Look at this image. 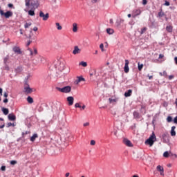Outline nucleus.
<instances>
[{"label": "nucleus", "instance_id": "1", "mask_svg": "<svg viewBox=\"0 0 177 177\" xmlns=\"http://www.w3.org/2000/svg\"><path fill=\"white\" fill-rule=\"evenodd\" d=\"M157 137H156V134L154 132L149 136V138L145 141V145H149L150 147L154 145V142H156Z\"/></svg>", "mask_w": 177, "mask_h": 177}, {"label": "nucleus", "instance_id": "2", "mask_svg": "<svg viewBox=\"0 0 177 177\" xmlns=\"http://www.w3.org/2000/svg\"><path fill=\"white\" fill-rule=\"evenodd\" d=\"M56 89L62 93H70L71 92V86H66L63 88L56 87Z\"/></svg>", "mask_w": 177, "mask_h": 177}, {"label": "nucleus", "instance_id": "3", "mask_svg": "<svg viewBox=\"0 0 177 177\" xmlns=\"http://www.w3.org/2000/svg\"><path fill=\"white\" fill-rule=\"evenodd\" d=\"M0 15L1 16H4L6 19H9V17H12L13 16V12L11 11L3 12V10H0Z\"/></svg>", "mask_w": 177, "mask_h": 177}, {"label": "nucleus", "instance_id": "4", "mask_svg": "<svg viewBox=\"0 0 177 177\" xmlns=\"http://www.w3.org/2000/svg\"><path fill=\"white\" fill-rule=\"evenodd\" d=\"M24 89L25 93H27V94L32 93V88H31L30 87V84H28V83H27V82H26V83L24 84Z\"/></svg>", "mask_w": 177, "mask_h": 177}, {"label": "nucleus", "instance_id": "5", "mask_svg": "<svg viewBox=\"0 0 177 177\" xmlns=\"http://www.w3.org/2000/svg\"><path fill=\"white\" fill-rule=\"evenodd\" d=\"M39 17H41V19L44 21H46V20H48V19H49V14L48 13L44 14V12L40 11L39 12Z\"/></svg>", "mask_w": 177, "mask_h": 177}, {"label": "nucleus", "instance_id": "6", "mask_svg": "<svg viewBox=\"0 0 177 177\" xmlns=\"http://www.w3.org/2000/svg\"><path fill=\"white\" fill-rule=\"evenodd\" d=\"M123 143H124V145L127 146V147H133V144H132L131 140H128L127 138H124L123 140Z\"/></svg>", "mask_w": 177, "mask_h": 177}, {"label": "nucleus", "instance_id": "7", "mask_svg": "<svg viewBox=\"0 0 177 177\" xmlns=\"http://www.w3.org/2000/svg\"><path fill=\"white\" fill-rule=\"evenodd\" d=\"M124 71L126 73H129V61L128 59L125 60V64L124 67Z\"/></svg>", "mask_w": 177, "mask_h": 177}, {"label": "nucleus", "instance_id": "8", "mask_svg": "<svg viewBox=\"0 0 177 177\" xmlns=\"http://www.w3.org/2000/svg\"><path fill=\"white\" fill-rule=\"evenodd\" d=\"M27 53H28L30 56H34V55H37V53H38V51L37 50L36 48H34V52L31 48H28Z\"/></svg>", "mask_w": 177, "mask_h": 177}, {"label": "nucleus", "instance_id": "9", "mask_svg": "<svg viewBox=\"0 0 177 177\" xmlns=\"http://www.w3.org/2000/svg\"><path fill=\"white\" fill-rule=\"evenodd\" d=\"M142 13V10L140 9H136L133 10L132 17H136V16H139Z\"/></svg>", "mask_w": 177, "mask_h": 177}, {"label": "nucleus", "instance_id": "10", "mask_svg": "<svg viewBox=\"0 0 177 177\" xmlns=\"http://www.w3.org/2000/svg\"><path fill=\"white\" fill-rule=\"evenodd\" d=\"M156 169L160 172L161 176H164V167L161 165H158Z\"/></svg>", "mask_w": 177, "mask_h": 177}, {"label": "nucleus", "instance_id": "11", "mask_svg": "<svg viewBox=\"0 0 177 177\" xmlns=\"http://www.w3.org/2000/svg\"><path fill=\"white\" fill-rule=\"evenodd\" d=\"M79 53H81V49H80L78 46H75L73 50V55H79Z\"/></svg>", "mask_w": 177, "mask_h": 177}, {"label": "nucleus", "instance_id": "12", "mask_svg": "<svg viewBox=\"0 0 177 177\" xmlns=\"http://www.w3.org/2000/svg\"><path fill=\"white\" fill-rule=\"evenodd\" d=\"M12 50L15 52V53H17V55H21V50L19 46H14L12 48Z\"/></svg>", "mask_w": 177, "mask_h": 177}, {"label": "nucleus", "instance_id": "13", "mask_svg": "<svg viewBox=\"0 0 177 177\" xmlns=\"http://www.w3.org/2000/svg\"><path fill=\"white\" fill-rule=\"evenodd\" d=\"M67 102H68V105L69 106H73V104H74V97L69 96L67 98Z\"/></svg>", "mask_w": 177, "mask_h": 177}, {"label": "nucleus", "instance_id": "14", "mask_svg": "<svg viewBox=\"0 0 177 177\" xmlns=\"http://www.w3.org/2000/svg\"><path fill=\"white\" fill-rule=\"evenodd\" d=\"M175 129H176V127L175 126L171 127V129L170 131L171 136H176V132L175 131Z\"/></svg>", "mask_w": 177, "mask_h": 177}, {"label": "nucleus", "instance_id": "15", "mask_svg": "<svg viewBox=\"0 0 177 177\" xmlns=\"http://www.w3.org/2000/svg\"><path fill=\"white\" fill-rule=\"evenodd\" d=\"M81 81H85V79L81 76L77 77V79L75 80V83L76 85H78Z\"/></svg>", "mask_w": 177, "mask_h": 177}, {"label": "nucleus", "instance_id": "16", "mask_svg": "<svg viewBox=\"0 0 177 177\" xmlns=\"http://www.w3.org/2000/svg\"><path fill=\"white\" fill-rule=\"evenodd\" d=\"M8 117L10 121H15L16 120V115L13 113H10Z\"/></svg>", "mask_w": 177, "mask_h": 177}, {"label": "nucleus", "instance_id": "17", "mask_svg": "<svg viewBox=\"0 0 177 177\" xmlns=\"http://www.w3.org/2000/svg\"><path fill=\"white\" fill-rule=\"evenodd\" d=\"M77 31H78V24H77V23H73V32H77Z\"/></svg>", "mask_w": 177, "mask_h": 177}, {"label": "nucleus", "instance_id": "18", "mask_svg": "<svg viewBox=\"0 0 177 177\" xmlns=\"http://www.w3.org/2000/svg\"><path fill=\"white\" fill-rule=\"evenodd\" d=\"M132 95V90H128L127 92L124 93L125 97H129Z\"/></svg>", "mask_w": 177, "mask_h": 177}, {"label": "nucleus", "instance_id": "19", "mask_svg": "<svg viewBox=\"0 0 177 177\" xmlns=\"http://www.w3.org/2000/svg\"><path fill=\"white\" fill-rule=\"evenodd\" d=\"M66 68V66H64V63H60L59 64V67H58V69L59 71H63V70H64V68Z\"/></svg>", "mask_w": 177, "mask_h": 177}, {"label": "nucleus", "instance_id": "20", "mask_svg": "<svg viewBox=\"0 0 177 177\" xmlns=\"http://www.w3.org/2000/svg\"><path fill=\"white\" fill-rule=\"evenodd\" d=\"M172 30H173V28H172V26L171 25H169L166 27V30L167 31V32H172Z\"/></svg>", "mask_w": 177, "mask_h": 177}, {"label": "nucleus", "instance_id": "21", "mask_svg": "<svg viewBox=\"0 0 177 177\" xmlns=\"http://www.w3.org/2000/svg\"><path fill=\"white\" fill-rule=\"evenodd\" d=\"M1 110L5 115H8V114H9V109L6 108H2Z\"/></svg>", "mask_w": 177, "mask_h": 177}, {"label": "nucleus", "instance_id": "22", "mask_svg": "<svg viewBox=\"0 0 177 177\" xmlns=\"http://www.w3.org/2000/svg\"><path fill=\"white\" fill-rule=\"evenodd\" d=\"M27 102L32 104V103H34V100L32 99V97H31V96H28L27 97Z\"/></svg>", "mask_w": 177, "mask_h": 177}, {"label": "nucleus", "instance_id": "23", "mask_svg": "<svg viewBox=\"0 0 177 177\" xmlns=\"http://www.w3.org/2000/svg\"><path fill=\"white\" fill-rule=\"evenodd\" d=\"M107 34H109V35H111V34H114V30L111 28H107L106 29Z\"/></svg>", "mask_w": 177, "mask_h": 177}, {"label": "nucleus", "instance_id": "24", "mask_svg": "<svg viewBox=\"0 0 177 177\" xmlns=\"http://www.w3.org/2000/svg\"><path fill=\"white\" fill-rule=\"evenodd\" d=\"M138 68L139 71H142V69L143 68V64H140V62H138Z\"/></svg>", "mask_w": 177, "mask_h": 177}, {"label": "nucleus", "instance_id": "25", "mask_svg": "<svg viewBox=\"0 0 177 177\" xmlns=\"http://www.w3.org/2000/svg\"><path fill=\"white\" fill-rule=\"evenodd\" d=\"M109 103H115L118 100L117 98H109Z\"/></svg>", "mask_w": 177, "mask_h": 177}, {"label": "nucleus", "instance_id": "26", "mask_svg": "<svg viewBox=\"0 0 177 177\" xmlns=\"http://www.w3.org/2000/svg\"><path fill=\"white\" fill-rule=\"evenodd\" d=\"M37 138H38V135H37V134H34V135L30 138L31 142H34V141L35 140V139H37Z\"/></svg>", "mask_w": 177, "mask_h": 177}, {"label": "nucleus", "instance_id": "27", "mask_svg": "<svg viewBox=\"0 0 177 177\" xmlns=\"http://www.w3.org/2000/svg\"><path fill=\"white\" fill-rule=\"evenodd\" d=\"M79 66H82V67H86V66H88V64L85 62H80Z\"/></svg>", "mask_w": 177, "mask_h": 177}, {"label": "nucleus", "instance_id": "28", "mask_svg": "<svg viewBox=\"0 0 177 177\" xmlns=\"http://www.w3.org/2000/svg\"><path fill=\"white\" fill-rule=\"evenodd\" d=\"M32 24L31 22L26 23L25 25H24V27H25V28H28L29 27H31Z\"/></svg>", "mask_w": 177, "mask_h": 177}, {"label": "nucleus", "instance_id": "29", "mask_svg": "<svg viewBox=\"0 0 177 177\" xmlns=\"http://www.w3.org/2000/svg\"><path fill=\"white\" fill-rule=\"evenodd\" d=\"M28 15L29 16H35V12H34V10H29L28 11Z\"/></svg>", "mask_w": 177, "mask_h": 177}, {"label": "nucleus", "instance_id": "30", "mask_svg": "<svg viewBox=\"0 0 177 177\" xmlns=\"http://www.w3.org/2000/svg\"><path fill=\"white\" fill-rule=\"evenodd\" d=\"M16 71L17 73H21V71H23V68L21 66H19L17 68Z\"/></svg>", "mask_w": 177, "mask_h": 177}, {"label": "nucleus", "instance_id": "31", "mask_svg": "<svg viewBox=\"0 0 177 177\" xmlns=\"http://www.w3.org/2000/svg\"><path fill=\"white\" fill-rule=\"evenodd\" d=\"M55 26H57V30H62V26H60V24H59L58 22H57V23L55 24Z\"/></svg>", "mask_w": 177, "mask_h": 177}, {"label": "nucleus", "instance_id": "32", "mask_svg": "<svg viewBox=\"0 0 177 177\" xmlns=\"http://www.w3.org/2000/svg\"><path fill=\"white\" fill-rule=\"evenodd\" d=\"M30 1H31V0H25L26 6H27V7L30 6Z\"/></svg>", "mask_w": 177, "mask_h": 177}, {"label": "nucleus", "instance_id": "33", "mask_svg": "<svg viewBox=\"0 0 177 177\" xmlns=\"http://www.w3.org/2000/svg\"><path fill=\"white\" fill-rule=\"evenodd\" d=\"M169 156V153L168 151H165L163 153V157H165L166 158H168Z\"/></svg>", "mask_w": 177, "mask_h": 177}, {"label": "nucleus", "instance_id": "34", "mask_svg": "<svg viewBox=\"0 0 177 177\" xmlns=\"http://www.w3.org/2000/svg\"><path fill=\"white\" fill-rule=\"evenodd\" d=\"M100 48L102 52H104V45L103 44H101L100 45Z\"/></svg>", "mask_w": 177, "mask_h": 177}, {"label": "nucleus", "instance_id": "35", "mask_svg": "<svg viewBox=\"0 0 177 177\" xmlns=\"http://www.w3.org/2000/svg\"><path fill=\"white\" fill-rule=\"evenodd\" d=\"M133 116L135 117V118H139V113L134 112L133 113Z\"/></svg>", "mask_w": 177, "mask_h": 177}, {"label": "nucleus", "instance_id": "36", "mask_svg": "<svg viewBox=\"0 0 177 177\" xmlns=\"http://www.w3.org/2000/svg\"><path fill=\"white\" fill-rule=\"evenodd\" d=\"M10 163L11 165H16V164H17V161H16V160H11L10 162Z\"/></svg>", "mask_w": 177, "mask_h": 177}, {"label": "nucleus", "instance_id": "37", "mask_svg": "<svg viewBox=\"0 0 177 177\" xmlns=\"http://www.w3.org/2000/svg\"><path fill=\"white\" fill-rule=\"evenodd\" d=\"M167 122H172V117L168 116L167 118Z\"/></svg>", "mask_w": 177, "mask_h": 177}, {"label": "nucleus", "instance_id": "38", "mask_svg": "<svg viewBox=\"0 0 177 177\" xmlns=\"http://www.w3.org/2000/svg\"><path fill=\"white\" fill-rule=\"evenodd\" d=\"M30 78V75H28L26 77H25V84L26 82H27V84H28V79Z\"/></svg>", "mask_w": 177, "mask_h": 177}, {"label": "nucleus", "instance_id": "39", "mask_svg": "<svg viewBox=\"0 0 177 177\" xmlns=\"http://www.w3.org/2000/svg\"><path fill=\"white\" fill-rule=\"evenodd\" d=\"M75 107L76 109H81V105H80V103H76V104H75Z\"/></svg>", "mask_w": 177, "mask_h": 177}, {"label": "nucleus", "instance_id": "40", "mask_svg": "<svg viewBox=\"0 0 177 177\" xmlns=\"http://www.w3.org/2000/svg\"><path fill=\"white\" fill-rule=\"evenodd\" d=\"M90 145H91V146H95V145H96V141L92 140L90 142Z\"/></svg>", "mask_w": 177, "mask_h": 177}, {"label": "nucleus", "instance_id": "41", "mask_svg": "<svg viewBox=\"0 0 177 177\" xmlns=\"http://www.w3.org/2000/svg\"><path fill=\"white\" fill-rule=\"evenodd\" d=\"M158 16L159 17H162V16H164V12L162 11H160V12H158Z\"/></svg>", "mask_w": 177, "mask_h": 177}, {"label": "nucleus", "instance_id": "42", "mask_svg": "<svg viewBox=\"0 0 177 177\" xmlns=\"http://www.w3.org/2000/svg\"><path fill=\"white\" fill-rule=\"evenodd\" d=\"M7 127H15V124L12 123V122H8L7 124Z\"/></svg>", "mask_w": 177, "mask_h": 177}, {"label": "nucleus", "instance_id": "43", "mask_svg": "<svg viewBox=\"0 0 177 177\" xmlns=\"http://www.w3.org/2000/svg\"><path fill=\"white\" fill-rule=\"evenodd\" d=\"M145 32H146V28H144L141 29L140 34H144Z\"/></svg>", "mask_w": 177, "mask_h": 177}, {"label": "nucleus", "instance_id": "44", "mask_svg": "<svg viewBox=\"0 0 177 177\" xmlns=\"http://www.w3.org/2000/svg\"><path fill=\"white\" fill-rule=\"evenodd\" d=\"M83 126H84V127H89V122H87L84 123Z\"/></svg>", "mask_w": 177, "mask_h": 177}, {"label": "nucleus", "instance_id": "45", "mask_svg": "<svg viewBox=\"0 0 177 177\" xmlns=\"http://www.w3.org/2000/svg\"><path fill=\"white\" fill-rule=\"evenodd\" d=\"M6 166H2V167H1V171H6Z\"/></svg>", "mask_w": 177, "mask_h": 177}, {"label": "nucleus", "instance_id": "46", "mask_svg": "<svg viewBox=\"0 0 177 177\" xmlns=\"http://www.w3.org/2000/svg\"><path fill=\"white\" fill-rule=\"evenodd\" d=\"M142 5H147V0H142Z\"/></svg>", "mask_w": 177, "mask_h": 177}, {"label": "nucleus", "instance_id": "47", "mask_svg": "<svg viewBox=\"0 0 177 177\" xmlns=\"http://www.w3.org/2000/svg\"><path fill=\"white\" fill-rule=\"evenodd\" d=\"M174 124H177V116L174 118Z\"/></svg>", "mask_w": 177, "mask_h": 177}, {"label": "nucleus", "instance_id": "48", "mask_svg": "<svg viewBox=\"0 0 177 177\" xmlns=\"http://www.w3.org/2000/svg\"><path fill=\"white\" fill-rule=\"evenodd\" d=\"M165 6H169V1H165Z\"/></svg>", "mask_w": 177, "mask_h": 177}, {"label": "nucleus", "instance_id": "49", "mask_svg": "<svg viewBox=\"0 0 177 177\" xmlns=\"http://www.w3.org/2000/svg\"><path fill=\"white\" fill-rule=\"evenodd\" d=\"M8 102H9L8 98H6V99L3 100V103H8Z\"/></svg>", "mask_w": 177, "mask_h": 177}, {"label": "nucleus", "instance_id": "50", "mask_svg": "<svg viewBox=\"0 0 177 177\" xmlns=\"http://www.w3.org/2000/svg\"><path fill=\"white\" fill-rule=\"evenodd\" d=\"M33 31H38V28L37 26H35L33 28Z\"/></svg>", "mask_w": 177, "mask_h": 177}, {"label": "nucleus", "instance_id": "51", "mask_svg": "<svg viewBox=\"0 0 177 177\" xmlns=\"http://www.w3.org/2000/svg\"><path fill=\"white\" fill-rule=\"evenodd\" d=\"M162 57H164V55L160 54L159 55V59H162Z\"/></svg>", "mask_w": 177, "mask_h": 177}, {"label": "nucleus", "instance_id": "52", "mask_svg": "<svg viewBox=\"0 0 177 177\" xmlns=\"http://www.w3.org/2000/svg\"><path fill=\"white\" fill-rule=\"evenodd\" d=\"M174 77V75H169V80H173Z\"/></svg>", "mask_w": 177, "mask_h": 177}, {"label": "nucleus", "instance_id": "53", "mask_svg": "<svg viewBox=\"0 0 177 177\" xmlns=\"http://www.w3.org/2000/svg\"><path fill=\"white\" fill-rule=\"evenodd\" d=\"M162 74H163L164 77H167V72L166 71H163Z\"/></svg>", "mask_w": 177, "mask_h": 177}, {"label": "nucleus", "instance_id": "54", "mask_svg": "<svg viewBox=\"0 0 177 177\" xmlns=\"http://www.w3.org/2000/svg\"><path fill=\"white\" fill-rule=\"evenodd\" d=\"M8 8H13V4L9 3L8 4Z\"/></svg>", "mask_w": 177, "mask_h": 177}, {"label": "nucleus", "instance_id": "55", "mask_svg": "<svg viewBox=\"0 0 177 177\" xmlns=\"http://www.w3.org/2000/svg\"><path fill=\"white\" fill-rule=\"evenodd\" d=\"M124 19H120V24H122V23H124Z\"/></svg>", "mask_w": 177, "mask_h": 177}, {"label": "nucleus", "instance_id": "56", "mask_svg": "<svg viewBox=\"0 0 177 177\" xmlns=\"http://www.w3.org/2000/svg\"><path fill=\"white\" fill-rule=\"evenodd\" d=\"M86 107V106L83 105V106H82V110H85Z\"/></svg>", "mask_w": 177, "mask_h": 177}, {"label": "nucleus", "instance_id": "57", "mask_svg": "<svg viewBox=\"0 0 177 177\" xmlns=\"http://www.w3.org/2000/svg\"><path fill=\"white\" fill-rule=\"evenodd\" d=\"M174 62H175L176 64H177V57H174Z\"/></svg>", "mask_w": 177, "mask_h": 177}, {"label": "nucleus", "instance_id": "58", "mask_svg": "<svg viewBox=\"0 0 177 177\" xmlns=\"http://www.w3.org/2000/svg\"><path fill=\"white\" fill-rule=\"evenodd\" d=\"M31 44V41H28L26 46H29V45Z\"/></svg>", "mask_w": 177, "mask_h": 177}, {"label": "nucleus", "instance_id": "59", "mask_svg": "<svg viewBox=\"0 0 177 177\" xmlns=\"http://www.w3.org/2000/svg\"><path fill=\"white\" fill-rule=\"evenodd\" d=\"M65 176H66V177L70 176V173H66V174H65Z\"/></svg>", "mask_w": 177, "mask_h": 177}, {"label": "nucleus", "instance_id": "60", "mask_svg": "<svg viewBox=\"0 0 177 177\" xmlns=\"http://www.w3.org/2000/svg\"><path fill=\"white\" fill-rule=\"evenodd\" d=\"M4 97H8V93H4Z\"/></svg>", "mask_w": 177, "mask_h": 177}, {"label": "nucleus", "instance_id": "61", "mask_svg": "<svg viewBox=\"0 0 177 177\" xmlns=\"http://www.w3.org/2000/svg\"><path fill=\"white\" fill-rule=\"evenodd\" d=\"M27 133H28V132L26 131V133H22V136H24V135H27Z\"/></svg>", "mask_w": 177, "mask_h": 177}, {"label": "nucleus", "instance_id": "62", "mask_svg": "<svg viewBox=\"0 0 177 177\" xmlns=\"http://www.w3.org/2000/svg\"><path fill=\"white\" fill-rule=\"evenodd\" d=\"M162 138H163V139H164V138H165L166 136H167V133H164V134H162Z\"/></svg>", "mask_w": 177, "mask_h": 177}, {"label": "nucleus", "instance_id": "63", "mask_svg": "<svg viewBox=\"0 0 177 177\" xmlns=\"http://www.w3.org/2000/svg\"><path fill=\"white\" fill-rule=\"evenodd\" d=\"M149 80H151L153 78V76L148 75Z\"/></svg>", "mask_w": 177, "mask_h": 177}, {"label": "nucleus", "instance_id": "64", "mask_svg": "<svg viewBox=\"0 0 177 177\" xmlns=\"http://www.w3.org/2000/svg\"><path fill=\"white\" fill-rule=\"evenodd\" d=\"M171 156H174V157H176V158H177V155L176 154L171 153Z\"/></svg>", "mask_w": 177, "mask_h": 177}]
</instances>
